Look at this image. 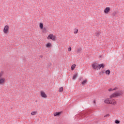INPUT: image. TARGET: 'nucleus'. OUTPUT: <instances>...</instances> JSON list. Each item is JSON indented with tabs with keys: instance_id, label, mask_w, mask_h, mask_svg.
Here are the masks:
<instances>
[{
	"instance_id": "23",
	"label": "nucleus",
	"mask_w": 124,
	"mask_h": 124,
	"mask_svg": "<svg viewBox=\"0 0 124 124\" xmlns=\"http://www.w3.org/2000/svg\"><path fill=\"white\" fill-rule=\"evenodd\" d=\"M2 75H3V72L1 71V72H0V77H1V76H2Z\"/></svg>"
},
{
	"instance_id": "16",
	"label": "nucleus",
	"mask_w": 124,
	"mask_h": 124,
	"mask_svg": "<svg viewBox=\"0 0 124 124\" xmlns=\"http://www.w3.org/2000/svg\"><path fill=\"white\" fill-rule=\"evenodd\" d=\"M62 91H63V89L62 87H61V88L59 89V92L60 93L62 92Z\"/></svg>"
},
{
	"instance_id": "21",
	"label": "nucleus",
	"mask_w": 124,
	"mask_h": 124,
	"mask_svg": "<svg viewBox=\"0 0 124 124\" xmlns=\"http://www.w3.org/2000/svg\"><path fill=\"white\" fill-rule=\"evenodd\" d=\"M115 124H121V122H120V121L118 120H115Z\"/></svg>"
},
{
	"instance_id": "24",
	"label": "nucleus",
	"mask_w": 124,
	"mask_h": 124,
	"mask_svg": "<svg viewBox=\"0 0 124 124\" xmlns=\"http://www.w3.org/2000/svg\"><path fill=\"white\" fill-rule=\"evenodd\" d=\"M68 52H70V51H71V47H69L68 49Z\"/></svg>"
},
{
	"instance_id": "13",
	"label": "nucleus",
	"mask_w": 124,
	"mask_h": 124,
	"mask_svg": "<svg viewBox=\"0 0 124 124\" xmlns=\"http://www.w3.org/2000/svg\"><path fill=\"white\" fill-rule=\"evenodd\" d=\"M52 45V44H51V43H48L47 44H46V46L47 48H49V47H51V46Z\"/></svg>"
},
{
	"instance_id": "10",
	"label": "nucleus",
	"mask_w": 124,
	"mask_h": 124,
	"mask_svg": "<svg viewBox=\"0 0 124 124\" xmlns=\"http://www.w3.org/2000/svg\"><path fill=\"white\" fill-rule=\"evenodd\" d=\"M106 74H108V75H110V73H111V71H110V70H107L105 71Z\"/></svg>"
},
{
	"instance_id": "18",
	"label": "nucleus",
	"mask_w": 124,
	"mask_h": 124,
	"mask_svg": "<svg viewBox=\"0 0 124 124\" xmlns=\"http://www.w3.org/2000/svg\"><path fill=\"white\" fill-rule=\"evenodd\" d=\"M40 29H43V23H40Z\"/></svg>"
},
{
	"instance_id": "28",
	"label": "nucleus",
	"mask_w": 124,
	"mask_h": 124,
	"mask_svg": "<svg viewBox=\"0 0 124 124\" xmlns=\"http://www.w3.org/2000/svg\"><path fill=\"white\" fill-rule=\"evenodd\" d=\"M40 58H42V55L40 56Z\"/></svg>"
},
{
	"instance_id": "9",
	"label": "nucleus",
	"mask_w": 124,
	"mask_h": 124,
	"mask_svg": "<svg viewBox=\"0 0 124 124\" xmlns=\"http://www.w3.org/2000/svg\"><path fill=\"white\" fill-rule=\"evenodd\" d=\"M61 114V112H57L54 114V117H57V116H60Z\"/></svg>"
},
{
	"instance_id": "19",
	"label": "nucleus",
	"mask_w": 124,
	"mask_h": 124,
	"mask_svg": "<svg viewBox=\"0 0 124 124\" xmlns=\"http://www.w3.org/2000/svg\"><path fill=\"white\" fill-rule=\"evenodd\" d=\"M78 32V29H75L74 33L76 34Z\"/></svg>"
},
{
	"instance_id": "6",
	"label": "nucleus",
	"mask_w": 124,
	"mask_h": 124,
	"mask_svg": "<svg viewBox=\"0 0 124 124\" xmlns=\"http://www.w3.org/2000/svg\"><path fill=\"white\" fill-rule=\"evenodd\" d=\"M92 66L94 69H96V68H98L99 66L96 63H93Z\"/></svg>"
},
{
	"instance_id": "25",
	"label": "nucleus",
	"mask_w": 124,
	"mask_h": 124,
	"mask_svg": "<svg viewBox=\"0 0 124 124\" xmlns=\"http://www.w3.org/2000/svg\"><path fill=\"white\" fill-rule=\"evenodd\" d=\"M112 91H113L112 88L108 89V92H112Z\"/></svg>"
},
{
	"instance_id": "14",
	"label": "nucleus",
	"mask_w": 124,
	"mask_h": 124,
	"mask_svg": "<svg viewBox=\"0 0 124 124\" xmlns=\"http://www.w3.org/2000/svg\"><path fill=\"white\" fill-rule=\"evenodd\" d=\"M76 66V65L75 64H74L71 66V70H74V69L75 68Z\"/></svg>"
},
{
	"instance_id": "15",
	"label": "nucleus",
	"mask_w": 124,
	"mask_h": 124,
	"mask_svg": "<svg viewBox=\"0 0 124 124\" xmlns=\"http://www.w3.org/2000/svg\"><path fill=\"white\" fill-rule=\"evenodd\" d=\"M81 51H82V49L81 48H78L77 50V53L79 54V53H81Z\"/></svg>"
},
{
	"instance_id": "20",
	"label": "nucleus",
	"mask_w": 124,
	"mask_h": 124,
	"mask_svg": "<svg viewBox=\"0 0 124 124\" xmlns=\"http://www.w3.org/2000/svg\"><path fill=\"white\" fill-rule=\"evenodd\" d=\"M100 34V33H99V32H97L95 33V35H96V36H97V37L99 36Z\"/></svg>"
},
{
	"instance_id": "4",
	"label": "nucleus",
	"mask_w": 124,
	"mask_h": 124,
	"mask_svg": "<svg viewBox=\"0 0 124 124\" xmlns=\"http://www.w3.org/2000/svg\"><path fill=\"white\" fill-rule=\"evenodd\" d=\"M105 103H107V104H110V103H114V102H112L110 100V98L106 99L104 101Z\"/></svg>"
},
{
	"instance_id": "29",
	"label": "nucleus",
	"mask_w": 124,
	"mask_h": 124,
	"mask_svg": "<svg viewBox=\"0 0 124 124\" xmlns=\"http://www.w3.org/2000/svg\"><path fill=\"white\" fill-rule=\"evenodd\" d=\"M94 103H95V101H93Z\"/></svg>"
},
{
	"instance_id": "11",
	"label": "nucleus",
	"mask_w": 124,
	"mask_h": 124,
	"mask_svg": "<svg viewBox=\"0 0 124 124\" xmlns=\"http://www.w3.org/2000/svg\"><path fill=\"white\" fill-rule=\"evenodd\" d=\"M77 77H78V74H76L75 75H74L73 77V79H74V80H75L76 79V78H77Z\"/></svg>"
},
{
	"instance_id": "26",
	"label": "nucleus",
	"mask_w": 124,
	"mask_h": 124,
	"mask_svg": "<svg viewBox=\"0 0 124 124\" xmlns=\"http://www.w3.org/2000/svg\"><path fill=\"white\" fill-rule=\"evenodd\" d=\"M109 116H110V115L107 114V115H105L104 117H105V118H106V117H109Z\"/></svg>"
},
{
	"instance_id": "3",
	"label": "nucleus",
	"mask_w": 124,
	"mask_h": 124,
	"mask_svg": "<svg viewBox=\"0 0 124 124\" xmlns=\"http://www.w3.org/2000/svg\"><path fill=\"white\" fill-rule=\"evenodd\" d=\"M9 30V27L8 25H6L3 29V32L4 33H7L8 32V30Z\"/></svg>"
},
{
	"instance_id": "27",
	"label": "nucleus",
	"mask_w": 124,
	"mask_h": 124,
	"mask_svg": "<svg viewBox=\"0 0 124 124\" xmlns=\"http://www.w3.org/2000/svg\"><path fill=\"white\" fill-rule=\"evenodd\" d=\"M117 88H114L113 89H112L113 90V91H116V90H117Z\"/></svg>"
},
{
	"instance_id": "7",
	"label": "nucleus",
	"mask_w": 124,
	"mask_h": 124,
	"mask_svg": "<svg viewBox=\"0 0 124 124\" xmlns=\"http://www.w3.org/2000/svg\"><path fill=\"white\" fill-rule=\"evenodd\" d=\"M110 11V8L109 7H106L105 9L104 10V13H108Z\"/></svg>"
},
{
	"instance_id": "22",
	"label": "nucleus",
	"mask_w": 124,
	"mask_h": 124,
	"mask_svg": "<svg viewBox=\"0 0 124 124\" xmlns=\"http://www.w3.org/2000/svg\"><path fill=\"white\" fill-rule=\"evenodd\" d=\"M86 82H87V80H83V81L81 82L82 85H84V84H86Z\"/></svg>"
},
{
	"instance_id": "5",
	"label": "nucleus",
	"mask_w": 124,
	"mask_h": 124,
	"mask_svg": "<svg viewBox=\"0 0 124 124\" xmlns=\"http://www.w3.org/2000/svg\"><path fill=\"white\" fill-rule=\"evenodd\" d=\"M41 96H42V97H44V98L47 97V95H46L45 92L43 91H41Z\"/></svg>"
},
{
	"instance_id": "2",
	"label": "nucleus",
	"mask_w": 124,
	"mask_h": 124,
	"mask_svg": "<svg viewBox=\"0 0 124 124\" xmlns=\"http://www.w3.org/2000/svg\"><path fill=\"white\" fill-rule=\"evenodd\" d=\"M47 39H51L53 41H55V40H56V36H54V35H53V34H50L47 36Z\"/></svg>"
},
{
	"instance_id": "30",
	"label": "nucleus",
	"mask_w": 124,
	"mask_h": 124,
	"mask_svg": "<svg viewBox=\"0 0 124 124\" xmlns=\"http://www.w3.org/2000/svg\"><path fill=\"white\" fill-rule=\"evenodd\" d=\"M1 78V77H0V78Z\"/></svg>"
},
{
	"instance_id": "12",
	"label": "nucleus",
	"mask_w": 124,
	"mask_h": 124,
	"mask_svg": "<svg viewBox=\"0 0 124 124\" xmlns=\"http://www.w3.org/2000/svg\"><path fill=\"white\" fill-rule=\"evenodd\" d=\"M4 80H5V79L0 78V84H3V83H4Z\"/></svg>"
},
{
	"instance_id": "1",
	"label": "nucleus",
	"mask_w": 124,
	"mask_h": 124,
	"mask_svg": "<svg viewBox=\"0 0 124 124\" xmlns=\"http://www.w3.org/2000/svg\"><path fill=\"white\" fill-rule=\"evenodd\" d=\"M123 93H124L123 91H118L117 92L113 93L112 94H111L110 96V100L111 102L112 103L114 102V103H110V104H113V105H115L116 104V101L115 100V99L112 98V97H117V96H120L123 95Z\"/></svg>"
},
{
	"instance_id": "17",
	"label": "nucleus",
	"mask_w": 124,
	"mask_h": 124,
	"mask_svg": "<svg viewBox=\"0 0 124 124\" xmlns=\"http://www.w3.org/2000/svg\"><path fill=\"white\" fill-rule=\"evenodd\" d=\"M31 115L32 116H34V115H36V112L32 111V112H31Z\"/></svg>"
},
{
	"instance_id": "8",
	"label": "nucleus",
	"mask_w": 124,
	"mask_h": 124,
	"mask_svg": "<svg viewBox=\"0 0 124 124\" xmlns=\"http://www.w3.org/2000/svg\"><path fill=\"white\" fill-rule=\"evenodd\" d=\"M98 68L99 69H100V68H104V64H99L98 65Z\"/></svg>"
}]
</instances>
